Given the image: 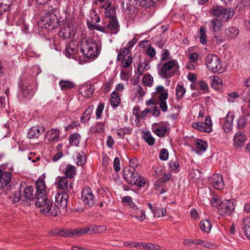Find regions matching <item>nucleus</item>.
I'll use <instances>...</instances> for the list:
<instances>
[{"mask_svg": "<svg viewBox=\"0 0 250 250\" xmlns=\"http://www.w3.org/2000/svg\"><path fill=\"white\" fill-rule=\"evenodd\" d=\"M104 9L106 17H108L109 19L111 18H116L115 16L116 9L111 4L110 6H107Z\"/></svg>", "mask_w": 250, "mask_h": 250, "instance_id": "obj_39", "label": "nucleus"}, {"mask_svg": "<svg viewBox=\"0 0 250 250\" xmlns=\"http://www.w3.org/2000/svg\"><path fill=\"white\" fill-rule=\"evenodd\" d=\"M207 146L205 141L202 140H197L196 141V146L199 151H205L207 149Z\"/></svg>", "mask_w": 250, "mask_h": 250, "instance_id": "obj_52", "label": "nucleus"}, {"mask_svg": "<svg viewBox=\"0 0 250 250\" xmlns=\"http://www.w3.org/2000/svg\"><path fill=\"white\" fill-rule=\"evenodd\" d=\"M245 141V135L241 132H237L233 137L234 145L236 147H243Z\"/></svg>", "mask_w": 250, "mask_h": 250, "instance_id": "obj_24", "label": "nucleus"}, {"mask_svg": "<svg viewBox=\"0 0 250 250\" xmlns=\"http://www.w3.org/2000/svg\"><path fill=\"white\" fill-rule=\"evenodd\" d=\"M36 192L34 194L35 200L46 197V187L44 180L39 179L36 182Z\"/></svg>", "mask_w": 250, "mask_h": 250, "instance_id": "obj_15", "label": "nucleus"}, {"mask_svg": "<svg viewBox=\"0 0 250 250\" xmlns=\"http://www.w3.org/2000/svg\"><path fill=\"white\" fill-rule=\"evenodd\" d=\"M20 91L23 97L30 99L35 93V90L27 81L22 82L19 85Z\"/></svg>", "mask_w": 250, "mask_h": 250, "instance_id": "obj_13", "label": "nucleus"}, {"mask_svg": "<svg viewBox=\"0 0 250 250\" xmlns=\"http://www.w3.org/2000/svg\"><path fill=\"white\" fill-rule=\"evenodd\" d=\"M222 21L217 18L212 19L209 22V28L214 32L219 31L222 27Z\"/></svg>", "mask_w": 250, "mask_h": 250, "instance_id": "obj_28", "label": "nucleus"}, {"mask_svg": "<svg viewBox=\"0 0 250 250\" xmlns=\"http://www.w3.org/2000/svg\"><path fill=\"white\" fill-rule=\"evenodd\" d=\"M234 10L231 8H224L223 12H222L221 20L223 21H226L231 19L234 15Z\"/></svg>", "mask_w": 250, "mask_h": 250, "instance_id": "obj_27", "label": "nucleus"}, {"mask_svg": "<svg viewBox=\"0 0 250 250\" xmlns=\"http://www.w3.org/2000/svg\"><path fill=\"white\" fill-rule=\"evenodd\" d=\"M69 140L71 145L77 146L80 143V136L77 134H72L70 136Z\"/></svg>", "mask_w": 250, "mask_h": 250, "instance_id": "obj_49", "label": "nucleus"}, {"mask_svg": "<svg viewBox=\"0 0 250 250\" xmlns=\"http://www.w3.org/2000/svg\"><path fill=\"white\" fill-rule=\"evenodd\" d=\"M12 174L9 172L0 170V189L5 188L9 183L11 178Z\"/></svg>", "mask_w": 250, "mask_h": 250, "instance_id": "obj_19", "label": "nucleus"}, {"mask_svg": "<svg viewBox=\"0 0 250 250\" xmlns=\"http://www.w3.org/2000/svg\"><path fill=\"white\" fill-rule=\"evenodd\" d=\"M143 138L147 143V144L149 146H153L155 143V139L153 137L150 132H146L144 134Z\"/></svg>", "mask_w": 250, "mask_h": 250, "instance_id": "obj_47", "label": "nucleus"}, {"mask_svg": "<svg viewBox=\"0 0 250 250\" xmlns=\"http://www.w3.org/2000/svg\"><path fill=\"white\" fill-rule=\"evenodd\" d=\"M44 127L33 126L29 130L27 136L30 139L38 138L44 132Z\"/></svg>", "mask_w": 250, "mask_h": 250, "instance_id": "obj_22", "label": "nucleus"}, {"mask_svg": "<svg viewBox=\"0 0 250 250\" xmlns=\"http://www.w3.org/2000/svg\"><path fill=\"white\" fill-rule=\"evenodd\" d=\"M10 0H0V16L10 9Z\"/></svg>", "mask_w": 250, "mask_h": 250, "instance_id": "obj_37", "label": "nucleus"}, {"mask_svg": "<svg viewBox=\"0 0 250 250\" xmlns=\"http://www.w3.org/2000/svg\"><path fill=\"white\" fill-rule=\"evenodd\" d=\"M248 119L244 117H240L237 121V126L240 129L243 128L246 126Z\"/></svg>", "mask_w": 250, "mask_h": 250, "instance_id": "obj_57", "label": "nucleus"}, {"mask_svg": "<svg viewBox=\"0 0 250 250\" xmlns=\"http://www.w3.org/2000/svg\"><path fill=\"white\" fill-rule=\"evenodd\" d=\"M176 95L178 99L182 98L186 92V89L182 85L178 84L176 88Z\"/></svg>", "mask_w": 250, "mask_h": 250, "instance_id": "obj_53", "label": "nucleus"}, {"mask_svg": "<svg viewBox=\"0 0 250 250\" xmlns=\"http://www.w3.org/2000/svg\"><path fill=\"white\" fill-rule=\"evenodd\" d=\"M205 64L208 70L213 73H220L224 71V64L219 58L213 54H209L205 58Z\"/></svg>", "mask_w": 250, "mask_h": 250, "instance_id": "obj_5", "label": "nucleus"}, {"mask_svg": "<svg viewBox=\"0 0 250 250\" xmlns=\"http://www.w3.org/2000/svg\"><path fill=\"white\" fill-rule=\"evenodd\" d=\"M104 108V104H100L98 105L96 109V117L97 119H99L101 117L102 113Z\"/></svg>", "mask_w": 250, "mask_h": 250, "instance_id": "obj_63", "label": "nucleus"}, {"mask_svg": "<svg viewBox=\"0 0 250 250\" xmlns=\"http://www.w3.org/2000/svg\"><path fill=\"white\" fill-rule=\"evenodd\" d=\"M168 165L170 171L174 173H177L179 171V164L176 158L170 160Z\"/></svg>", "mask_w": 250, "mask_h": 250, "instance_id": "obj_34", "label": "nucleus"}, {"mask_svg": "<svg viewBox=\"0 0 250 250\" xmlns=\"http://www.w3.org/2000/svg\"><path fill=\"white\" fill-rule=\"evenodd\" d=\"M156 91L159 93L158 99L159 101V106L163 112H166L167 110V106L166 100L168 98V92L164 90V87L162 85L158 86L156 88Z\"/></svg>", "mask_w": 250, "mask_h": 250, "instance_id": "obj_11", "label": "nucleus"}, {"mask_svg": "<svg viewBox=\"0 0 250 250\" xmlns=\"http://www.w3.org/2000/svg\"><path fill=\"white\" fill-rule=\"evenodd\" d=\"M81 52L89 58L97 57L99 53L100 48L97 43L92 40L83 39L81 41Z\"/></svg>", "mask_w": 250, "mask_h": 250, "instance_id": "obj_3", "label": "nucleus"}, {"mask_svg": "<svg viewBox=\"0 0 250 250\" xmlns=\"http://www.w3.org/2000/svg\"><path fill=\"white\" fill-rule=\"evenodd\" d=\"M68 195L66 191H62V192H58L55 195V206L56 208L59 210V213L60 209H64L67 206V200Z\"/></svg>", "mask_w": 250, "mask_h": 250, "instance_id": "obj_10", "label": "nucleus"}, {"mask_svg": "<svg viewBox=\"0 0 250 250\" xmlns=\"http://www.w3.org/2000/svg\"><path fill=\"white\" fill-rule=\"evenodd\" d=\"M119 136L123 139L125 134H130L132 132V129L129 127L119 128L116 131Z\"/></svg>", "mask_w": 250, "mask_h": 250, "instance_id": "obj_46", "label": "nucleus"}, {"mask_svg": "<svg viewBox=\"0 0 250 250\" xmlns=\"http://www.w3.org/2000/svg\"><path fill=\"white\" fill-rule=\"evenodd\" d=\"M66 230L56 229L52 231L51 234L55 236L66 237Z\"/></svg>", "mask_w": 250, "mask_h": 250, "instance_id": "obj_59", "label": "nucleus"}, {"mask_svg": "<svg viewBox=\"0 0 250 250\" xmlns=\"http://www.w3.org/2000/svg\"><path fill=\"white\" fill-rule=\"evenodd\" d=\"M129 50L130 48L127 46L121 49L120 52L118 55L117 59L119 61H121L123 59V58L129 53Z\"/></svg>", "mask_w": 250, "mask_h": 250, "instance_id": "obj_54", "label": "nucleus"}, {"mask_svg": "<svg viewBox=\"0 0 250 250\" xmlns=\"http://www.w3.org/2000/svg\"><path fill=\"white\" fill-rule=\"evenodd\" d=\"M10 199L14 203L21 202L29 205L35 199L34 188L31 186H23L20 184L19 189L13 193Z\"/></svg>", "mask_w": 250, "mask_h": 250, "instance_id": "obj_1", "label": "nucleus"}, {"mask_svg": "<svg viewBox=\"0 0 250 250\" xmlns=\"http://www.w3.org/2000/svg\"><path fill=\"white\" fill-rule=\"evenodd\" d=\"M167 125L164 123H154L152 125V131L158 136L162 137L168 131Z\"/></svg>", "mask_w": 250, "mask_h": 250, "instance_id": "obj_16", "label": "nucleus"}, {"mask_svg": "<svg viewBox=\"0 0 250 250\" xmlns=\"http://www.w3.org/2000/svg\"><path fill=\"white\" fill-rule=\"evenodd\" d=\"M58 14L59 10L56 7L49 6L47 12L39 21V25L45 29L54 28L62 22L61 19L58 17Z\"/></svg>", "mask_w": 250, "mask_h": 250, "instance_id": "obj_2", "label": "nucleus"}, {"mask_svg": "<svg viewBox=\"0 0 250 250\" xmlns=\"http://www.w3.org/2000/svg\"><path fill=\"white\" fill-rule=\"evenodd\" d=\"M107 28L114 34H117L119 30L120 26L117 18H111L108 21Z\"/></svg>", "mask_w": 250, "mask_h": 250, "instance_id": "obj_26", "label": "nucleus"}, {"mask_svg": "<svg viewBox=\"0 0 250 250\" xmlns=\"http://www.w3.org/2000/svg\"><path fill=\"white\" fill-rule=\"evenodd\" d=\"M60 134V131L58 129L52 128L45 133L44 137L49 141L58 142L59 141Z\"/></svg>", "mask_w": 250, "mask_h": 250, "instance_id": "obj_23", "label": "nucleus"}, {"mask_svg": "<svg viewBox=\"0 0 250 250\" xmlns=\"http://www.w3.org/2000/svg\"><path fill=\"white\" fill-rule=\"evenodd\" d=\"M57 182V188L59 189L64 190H68V187L70 188H73V184L70 183L68 186V181L66 177H58L56 180Z\"/></svg>", "mask_w": 250, "mask_h": 250, "instance_id": "obj_21", "label": "nucleus"}, {"mask_svg": "<svg viewBox=\"0 0 250 250\" xmlns=\"http://www.w3.org/2000/svg\"><path fill=\"white\" fill-rule=\"evenodd\" d=\"M211 204L214 207L217 208L222 203V201L220 198V196L215 193L210 194V197H209Z\"/></svg>", "mask_w": 250, "mask_h": 250, "instance_id": "obj_32", "label": "nucleus"}, {"mask_svg": "<svg viewBox=\"0 0 250 250\" xmlns=\"http://www.w3.org/2000/svg\"><path fill=\"white\" fill-rule=\"evenodd\" d=\"M235 208V201L233 200H226L222 202L217 208L218 213L221 216L230 215Z\"/></svg>", "mask_w": 250, "mask_h": 250, "instance_id": "obj_8", "label": "nucleus"}, {"mask_svg": "<svg viewBox=\"0 0 250 250\" xmlns=\"http://www.w3.org/2000/svg\"><path fill=\"white\" fill-rule=\"evenodd\" d=\"M35 205L41 212L46 215L56 216L59 214V210L53 207L52 203L47 197L36 200Z\"/></svg>", "mask_w": 250, "mask_h": 250, "instance_id": "obj_4", "label": "nucleus"}, {"mask_svg": "<svg viewBox=\"0 0 250 250\" xmlns=\"http://www.w3.org/2000/svg\"><path fill=\"white\" fill-rule=\"evenodd\" d=\"M243 223L245 225L244 231L245 234L250 239V218H245Z\"/></svg>", "mask_w": 250, "mask_h": 250, "instance_id": "obj_50", "label": "nucleus"}, {"mask_svg": "<svg viewBox=\"0 0 250 250\" xmlns=\"http://www.w3.org/2000/svg\"><path fill=\"white\" fill-rule=\"evenodd\" d=\"M93 4L100 9H104L108 6H110L111 2L108 0H94Z\"/></svg>", "mask_w": 250, "mask_h": 250, "instance_id": "obj_38", "label": "nucleus"}, {"mask_svg": "<svg viewBox=\"0 0 250 250\" xmlns=\"http://www.w3.org/2000/svg\"><path fill=\"white\" fill-rule=\"evenodd\" d=\"M143 83L147 86H150L152 83L153 82V77L149 74L144 76L142 79Z\"/></svg>", "mask_w": 250, "mask_h": 250, "instance_id": "obj_56", "label": "nucleus"}, {"mask_svg": "<svg viewBox=\"0 0 250 250\" xmlns=\"http://www.w3.org/2000/svg\"><path fill=\"white\" fill-rule=\"evenodd\" d=\"M110 104L113 108H115L119 106L121 103V98L117 92L115 91L112 92L110 95Z\"/></svg>", "mask_w": 250, "mask_h": 250, "instance_id": "obj_29", "label": "nucleus"}, {"mask_svg": "<svg viewBox=\"0 0 250 250\" xmlns=\"http://www.w3.org/2000/svg\"><path fill=\"white\" fill-rule=\"evenodd\" d=\"M66 237H79L78 228L74 229H66Z\"/></svg>", "mask_w": 250, "mask_h": 250, "instance_id": "obj_61", "label": "nucleus"}, {"mask_svg": "<svg viewBox=\"0 0 250 250\" xmlns=\"http://www.w3.org/2000/svg\"><path fill=\"white\" fill-rule=\"evenodd\" d=\"M224 7L219 5L213 6L210 10V13L211 15L220 18L222 12H223Z\"/></svg>", "mask_w": 250, "mask_h": 250, "instance_id": "obj_41", "label": "nucleus"}, {"mask_svg": "<svg viewBox=\"0 0 250 250\" xmlns=\"http://www.w3.org/2000/svg\"><path fill=\"white\" fill-rule=\"evenodd\" d=\"M221 79L217 76H214L211 78V86L215 89L220 88L221 85Z\"/></svg>", "mask_w": 250, "mask_h": 250, "instance_id": "obj_43", "label": "nucleus"}, {"mask_svg": "<svg viewBox=\"0 0 250 250\" xmlns=\"http://www.w3.org/2000/svg\"><path fill=\"white\" fill-rule=\"evenodd\" d=\"M159 158L162 161H166L168 158V152L166 148H162L160 152Z\"/></svg>", "mask_w": 250, "mask_h": 250, "instance_id": "obj_60", "label": "nucleus"}, {"mask_svg": "<svg viewBox=\"0 0 250 250\" xmlns=\"http://www.w3.org/2000/svg\"><path fill=\"white\" fill-rule=\"evenodd\" d=\"M62 90H66L74 87L75 84L68 81L61 80L59 82Z\"/></svg>", "mask_w": 250, "mask_h": 250, "instance_id": "obj_42", "label": "nucleus"}, {"mask_svg": "<svg viewBox=\"0 0 250 250\" xmlns=\"http://www.w3.org/2000/svg\"><path fill=\"white\" fill-rule=\"evenodd\" d=\"M100 17L94 9L91 10L89 14V18L87 19V23L89 28H93L97 30L102 31V26L95 24L100 22Z\"/></svg>", "mask_w": 250, "mask_h": 250, "instance_id": "obj_12", "label": "nucleus"}, {"mask_svg": "<svg viewBox=\"0 0 250 250\" xmlns=\"http://www.w3.org/2000/svg\"><path fill=\"white\" fill-rule=\"evenodd\" d=\"M135 0H123L122 7L124 9L133 12L135 9Z\"/></svg>", "mask_w": 250, "mask_h": 250, "instance_id": "obj_31", "label": "nucleus"}, {"mask_svg": "<svg viewBox=\"0 0 250 250\" xmlns=\"http://www.w3.org/2000/svg\"><path fill=\"white\" fill-rule=\"evenodd\" d=\"M73 24L69 23L67 25L62 27L58 33L60 38L63 40L69 39L75 35V29Z\"/></svg>", "mask_w": 250, "mask_h": 250, "instance_id": "obj_14", "label": "nucleus"}, {"mask_svg": "<svg viewBox=\"0 0 250 250\" xmlns=\"http://www.w3.org/2000/svg\"><path fill=\"white\" fill-rule=\"evenodd\" d=\"M138 173L134 167H126L123 169L124 179L129 184L142 187L145 184V180L137 176Z\"/></svg>", "mask_w": 250, "mask_h": 250, "instance_id": "obj_6", "label": "nucleus"}, {"mask_svg": "<svg viewBox=\"0 0 250 250\" xmlns=\"http://www.w3.org/2000/svg\"><path fill=\"white\" fill-rule=\"evenodd\" d=\"M63 173L65 175V177L72 178L76 174V168L72 165H67L63 170Z\"/></svg>", "mask_w": 250, "mask_h": 250, "instance_id": "obj_33", "label": "nucleus"}, {"mask_svg": "<svg viewBox=\"0 0 250 250\" xmlns=\"http://www.w3.org/2000/svg\"><path fill=\"white\" fill-rule=\"evenodd\" d=\"M113 167L116 172H119L120 169V163L119 158L116 157L114 160Z\"/></svg>", "mask_w": 250, "mask_h": 250, "instance_id": "obj_64", "label": "nucleus"}, {"mask_svg": "<svg viewBox=\"0 0 250 250\" xmlns=\"http://www.w3.org/2000/svg\"><path fill=\"white\" fill-rule=\"evenodd\" d=\"M250 1L248 0H240L237 2L236 9L239 11L244 10L250 5Z\"/></svg>", "mask_w": 250, "mask_h": 250, "instance_id": "obj_45", "label": "nucleus"}, {"mask_svg": "<svg viewBox=\"0 0 250 250\" xmlns=\"http://www.w3.org/2000/svg\"><path fill=\"white\" fill-rule=\"evenodd\" d=\"M92 109L93 106H90L85 110L81 118V121L82 122L86 123L89 120Z\"/></svg>", "mask_w": 250, "mask_h": 250, "instance_id": "obj_44", "label": "nucleus"}, {"mask_svg": "<svg viewBox=\"0 0 250 250\" xmlns=\"http://www.w3.org/2000/svg\"><path fill=\"white\" fill-rule=\"evenodd\" d=\"M94 90L93 85L91 83H85L80 87L79 91L83 97L89 98L93 95Z\"/></svg>", "mask_w": 250, "mask_h": 250, "instance_id": "obj_18", "label": "nucleus"}, {"mask_svg": "<svg viewBox=\"0 0 250 250\" xmlns=\"http://www.w3.org/2000/svg\"><path fill=\"white\" fill-rule=\"evenodd\" d=\"M206 127L210 132L212 130V124L209 116H207L205 118V122H203Z\"/></svg>", "mask_w": 250, "mask_h": 250, "instance_id": "obj_62", "label": "nucleus"}, {"mask_svg": "<svg viewBox=\"0 0 250 250\" xmlns=\"http://www.w3.org/2000/svg\"><path fill=\"white\" fill-rule=\"evenodd\" d=\"M86 161V156L84 154H79L77 156V164L79 166L83 165Z\"/></svg>", "mask_w": 250, "mask_h": 250, "instance_id": "obj_55", "label": "nucleus"}, {"mask_svg": "<svg viewBox=\"0 0 250 250\" xmlns=\"http://www.w3.org/2000/svg\"><path fill=\"white\" fill-rule=\"evenodd\" d=\"M122 202L125 206H128L131 208L133 210L136 211L138 209L137 205L133 202L131 197L126 196L123 197L122 198Z\"/></svg>", "mask_w": 250, "mask_h": 250, "instance_id": "obj_30", "label": "nucleus"}, {"mask_svg": "<svg viewBox=\"0 0 250 250\" xmlns=\"http://www.w3.org/2000/svg\"><path fill=\"white\" fill-rule=\"evenodd\" d=\"M210 185L217 189H222L225 184L222 175L219 174H214L209 180Z\"/></svg>", "mask_w": 250, "mask_h": 250, "instance_id": "obj_17", "label": "nucleus"}, {"mask_svg": "<svg viewBox=\"0 0 250 250\" xmlns=\"http://www.w3.org/2000/svg\"><path fill=\"white\" fill-rule=\"evenodd\" d=\"M200 228L202 231L208 233L211 230L212 225L208 220H204L200 222Z\"/></svg>", "mask_w": 250, "mask_h": 250, "instance_id": "obj_36", "label": "nucleus"}, {"mask_svg": "<svg viewBox=\"0 0 250 250\" xmlns=\"http://www.w3.org/2000/svg\"><path fill=\"white\" fill-rule=\"evenodd\" d=\"M234 118V114L232 112H229L225 117L224 124V130L225 132H229L233 127V121Z\"/></svg>", "mask_w": 250, "mask_h": 250, "instance_id": "obj_20", "label": "nucleus"}, {"mask_svg": "<svg viewBox=\"0 0 250 250\" xmlns=\"http://www.w3.org/2000/svg\"><path fill=\"white\" fill-rule=\"evenodd\" d=\"M140 3L142 7H150L153 6L156 3L158 0H139Z\"/></svg>", "mask_w": 250, "mask_h": 250, "instance_id": "obj_51", "label": "nucleus"}, {"mask_svg": "<svg viewBox=\"0 0 250 250\" xmlns=\"http://www.w3.org/2000/svg\"><path fill=\"white\" fill-rule=\"evenodd\" d=\"M191 126L196 129L199 130V131L202 132H205L209 133L210 131L208 130L206 127L205 124L203 122H197L192 123L191 124Z\"/></svg>", "mask_w": 250, "mask_h": 250, "instance_id": "obj_40", "label": "nucleus"}, {"mask_svg": "<svg viewBox=\"0 0 250 250\" xmlns=\"http://www.w3.org/2000/svg\"><path fill=\"white\" fill-rule=\"evenodd\" d=\"M178 66L176 60H171L164 63L158 68V74L163 79L171 77L174 73L175 68Z\"/></svg>", "mask_w": 250, "mask_h": 250, "instance_id": "obj_7", "label": "nucleus"}, {"mask_svg": "<svg viewBox=\"0 0 250 250\" xmlns=\"http://www.w3.org/2000/svg\"><path fill=\"white\" fill-rule=\"evenodd\" d=\"M206 29L204 26H201L198 32L199 41L202 44H206L207 43V36L206 34Z\"/></svg>", "mask_w": 250, "mask_h": 250, "instance_id": "obj_35", "label": "nucleus"}, {"mask_svg": "<svg viewBox=\"0 0 250 250\" xmlns=\"http://www.w3.org/2000/svg\"><path fill=\"white\" fill-rule=\"evenodd\" d=\"M239 34V29L234 26L229 27L225 30V35L229 40L235 39Z\"/></svg>", "mask_w": 250, "mask_h": 250, "instance_id": "obj_25", "label": "nucleus"}, {"mask_svg": "<svg viewBox=\"0 0 250 250\" xmlns=\"http://www.w3.org/2000/svg\"><path fill=\"white\" fill-rule=\"evenodd\" d=\"M167 210L165 208L156 207H155V209L153 212L154 216L158 218L165 216Z\"/></svg>", "mask_w": 250, "mask_h": 250, "instance_id": "obj_48", "label": "nucleus"}, {"mask_svg": "<svg viewBox=\"0 0 250 250\" xmlns=\"http://www.w3.org/2000/svg\"><path fill=\"white\" fill-rule=\"evenodd\" d=\"M82 200L84 204L91 207L95 205L97 198L91 188L85 187L82 191Z\"/></svg>", "mask_w": 250, "mask_h": 250, "instance_id": "obj_9", "label": "nucleus"}, {"mask_svg": "<svg viewBox=\"0 0 250 250\" xmlns=\"http://www.w3.org/2000/svg\"><path fill=\"white\" fill-rule=\"evenodd\" d=\"M124 59L122 60L121 61H122V66L124 68H127L128 67L130 64L132 63V58L130 56H128L127 57V58H125L124 57V58H123Z\"/></svg>", "mask_w": 250, "mask_h": 250, "instance_id": "obj_58", "label": "nucleus"}]
</instances>
